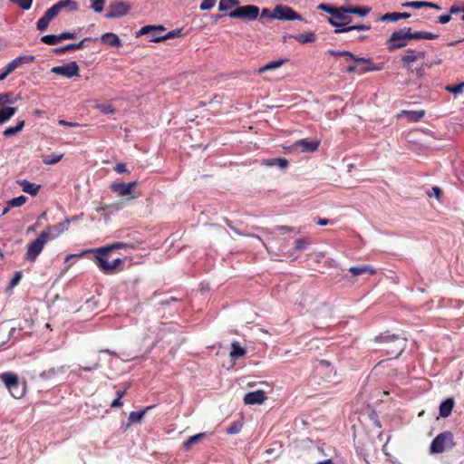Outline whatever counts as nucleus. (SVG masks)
<instances>
[{"label": "nucleus", "instance_id": "7", "mask_svg": "<svg viewBox=\"0 0 464 464\" xmlns=\"http://www.w3.org/2000/svg\"><path fill=\"white\" fill-rule=\"evenodd\" d=\"M454 446L453 434L451 431H444L437 435L431 441L430 453H442L446 449Z\"/></svg>", "mask_w": 464, "mask_h": 464}, {"label": "nucleus", "instance_id": "1", "mask_svg": "<svg viewBox=\"0 0 464 464\" xmlns=\"http://www.w3.org/2000/svg\"><path fill=\"white\" fill-rule=\"evenodd\" d=\"M318 9L325 11L331 15L328 18V22L336 28V34L349 32L352 30L368 31L371 29L370 24L349 25L353 22L352 14L365 16L371 11V8L369 7L352 5L334 7L330 5L321 4L318 5Z\"/></svg>", "mask_w": 464, "mask_h": 464}, {"label": "nucleus", "instance_id": "11", "mask_svg": "<svg viewBox=\"0 0 464 464\" xmlns=\"http://www.w3.org/2000/svg\"><path fill=\"white\" fill-rule=\"evenodd\" d=\"M258 14L259 8L255 5L238 6L228 14L231 18H240L247 21L256 20Z\"/></svg>", "mask_w": 464, "mask_h": 464}, {"label": "nucleus", "instance_id": "22", "mask_svg": "<svg viewBox=\"0 0 464 464\" xmlns=\"http://www.w3.org/2000/svg\"><path fill=\"white\" fill-rule=\"evenodd\" d=\"M288 160L284 158L266 159L262 161V165L266 167L276 166L280 169H285L288 167Z\"/></svg>", "mask_w": 464, "mask_h": 464}, {"label": "nucleus", "instance_id": "43", "mask_svg": "<svg viewBox=\"0 0 464 464\" xmlns=\"http://www.w3.org/2000/svg\"><path fill=\"white\" fill-rule=\"evenodd\" d=\"M240 2H219V11H226L238 5Z\"/></svg>", "mask_w": 464, "mask_h": 464}, {"label": "nucleus", "instance_id": "32", "mask_svg": "<svg viewBox=\"0 0 464 464\" xmlns=\"http://www.w3.org/2000/svg\"><path fill=\"white\" fill-rule=\"evenodd\" d=\"M286 61L287 60H285V59H280V60L269 62L268 63H266V65H264L258 69V73H263L266 71L276 70V69L281 67Z\"/></svg>", "mask_w": 464, "mask_h": 464}, {"label": "nucleus", "instance_id": "14", "mask_svg": "<svg viewBox=\"0 0 464 464\" xmlns=\"http://www.w3.org/2000/svg\"><path fill=\"white\" fill-rule=\"evenodd\" d=\"M53 73L62 75L66 78H72L78 75L79 66L76 62H71L61 66H55L51 69Z\"/></svg>", "mask_w": 464, "mask_h": 464}, {"label": "nucleus", "instance_id": "29", "mask_svg": "<svg viewBox=\"0 0 464 464\" xmlns=\"http://www.w3.org/2000/svg\"><path fill=\"white\" fill-rule=\"evenodd\" d=\"M246 351L241 347L238 342H233L231 344L230 357L237 360L246 354Z\"/></svg>", "mask_w": 464, "mask_h": 464}, {"label": "nucleus", "instance_id": "5", "mask_svg": "<svg viewBox=\"0 0 464 464\" xmlns=\"http://www.w3.org/2000/svg\"><path fill=\"white\" fill-rule=\"evenodd\" d=\"M63 9L73 11L77 9L76 2H57L51 8L47 9L44 16L36 23V27L39 31H44L50 22L54 19Z\"/></svg>", "mask_w": 464, "mask_h": 464}, {"label": "nucleus", "instance_id": "39", "mask_svg": "<svg viewBox=\"0 0 464 464\" xmlns=\"http://www.w3.org/2000/svg\"><path fill=\"white\" fill-rule=\"evenodd\" d=\"M102 43L111 46L116 45V34L113 33H106L101 37Z\"/></svg>", "mask_w": 464, "mask_h": 464}, {"label": "nucleus", "instance_id": "6", "mask_svg": "<svg viewBox=\"0 0 464 464\" xmlns=\"http://www.w3.org/2000/svg\"><path fill=\"white\" fill-rule=\"evenodd\" d=\"M137 185L138 179L130 182L120 181L118 179V196L122 198L121 200H118V209L121 208L123 201L135 199L140 196Z\"/></svg>", "mask_w": 464, "mask_h": 464}, {"label": "nucleus", "instance_id": "54", "mask_svg": "<svg viewBox=\"0 0 464 464\" xmlns=\"http://www.w3.org/2000/svg\"><path fill=\"white\" fill-rule=\"evenodd\" d=\"M216 2H201L200 9L201 10H210L215 6Z\"/></svg>", "mask_w": 464, "mask_h": 464}, {"label": "nucleus", "instance_id": "30", "mask_svg": "<svg viewBox=\"0 0 464 464\" xmlns=\"http://www.w3.org/2000/svg\"><path fill=\"white\" fill-rule=\"evenodd\" d=\"M16 112L15 107H4L0 109V124L9 121Z\"/></svg>", "mask_w": 464, "mask_h": 464}, {"label": "nucleus", "instance_id": "55", "mask_svg": "<svg viewBox=\"0 0 464 464\" xmlns=\"http://www.w3.org/2000/svg\"><path fill=\"white\" fill-rule=\"evenodd\" d=\"M450 19H451L450 14H446L440 15L438 18V22L440 24H447L448 22L450 21Z\"/></svg>", "mask_w": 464, "mask_h": 464}, {"label": "nucleus", "instance_id": "50", "mask_svg": "<svg viewBox=\"0 0 464 464\" xmlns=\"http://www.w3.org/2000/svg\"><path fill=\"white\" fill-rule=\"evenodd\" d=\"M75 37V33L64 32L59 34L60 42L65 39H74Z\"/></svg>", "mask_w": 464, "mask_h": 464}, {"label": "nucleus", "instance_id": "15", "mask_svg": "<svg viewBox=\"0 0 464 464\" xmlns=\"http://www.w3.org/2000/svg\"><path fill=\"white\" fill-rule=\"evenodd\" d=\"M151 407H147V408L138 411H131L128 417L127 422L121 423V429L123 431H126L131 425L140 423L145 413Z\"/></svg>", "mask_w": 464, "mask_h": 464}, {"label": "nucleus", "instance_id": "35", "mask_svg": "<svg viewBox=\"0 0 464 464\" xmlns=\"http://www.w3.org/2000/svg\"><path fill=\"white\" fill-rule=\"evenodd\" d=\"M24 121H20L17 122V124L14 127H8L4 130V136L10 137L17 132L21 131L23 128L24 127Z\"/></svg>", "mask_w": 464, "mask_h": 464}, {"label": "nucleus", "instance_id": "21", "mask_svg": "<svg viewBox=\"0 0 464 464\" xmlns=\"http://www.w3.org/2000/svg\"><path fill=\"white\" fill-rule=\"evenodd\" d=\"M295 146L300 148L302 151L313 152L315 151L319 147L318 140H300L295 142Z\"/></svg>", "mask_w": 464, "mask_h": 464}, {"label": "nucleus", "instance_id": "63", "mask_svg": "<svg viewBox=\"0 0 464 464\" xmlns=\"http://www.w3.org/2000/svg\"><path fill=\"white\" fill-rule=\"evenodd\" d=\"M278 230H280L282 233H285V232H291L292 231V228L289 227H285V226H282V227H277Z\"/></svg>", "mask_w": 464, "mask_h": 464}, {"label": "nucleus", "instance_id": "33", "mask_svg": "<svg viewBox=\"0 0 464 464\" xmlns=\"http://www.w3.org/2000/svg\"><path fill=\"white\" fill-rule=\"evenodd\" d=\"M206 433L201 432L196 435L190 436L187 440L183 442V450H188L192 447L193 444L200 441L203 438H205Z\"/></svg>", "mask_w": 464, "mask_h": 464}, {"label": "nucleus", "instance_id": "36", "mask_svg": "<svg viewBox=\"0 0 464 464\" xmlns=\"http://www.w3.org/2000/svg\"><path fill=\"white\" fill-rule=\"evenodd\" d=\"M63 154H59V155H57V154L45 155L43 158V161L46 165H54V164L58 163L63 159Z\"/></svg>", "mask_w": 464, "mask_h": 464}, {"label": "nucleus", "instance_id": "17", "mask_svg": "<svg viewBox=\"0 0 464 464\" xmlns=\"http://www.w3.org/2000/svg\"><path fill=\"white\" fill-rule=\"evenodd\" d=\"M425 56L426 52L424 50L415 51L412 49H408L406 53L401 57V62L404 64L409 65L419 59H423Z\"/></svg>", "mask_w": 464, "mask_h": 464}, {"label": "nucleus", "instance_id": "64", "mask_svg": "<svg viewBox=\"0 0 464 464\" xmlns=\"http://www.w3.org/2000/svg\"><path fill=\"white\" fill-rule=\"evenodd\" d=\"M124 392H118V408L122 406L121 399L122 398Z\"/></svg>", "mask_w": 464, "mask_h": 464}, {"label": "nucleus", "instance_id": "37", "mask_svg": "<svg viewBox=\"0 0 464 464\" xmlns=\"http://www.w3.org/2000/svg\"><path fill=\"white\" fill-rule=\"evenodd\" d=\"M403 113L411 121H418L424 116V111H404Z\"/></svg>", "mask_w": 464, "mask_h": 464}, {"label": "nucleus", "instance_id": "56", "mask_svg": "<svg viewBox=\"0 0 464 464\" xmlns=\"http://www.w3.org/2000/svg\"><path fill=\"white\" fill-rule=\"evenodd\" d=\"M58 124L61 126H67V127H78L79 126V123H77V122H70V121H66L64 120H59Z\"/></svg>", "mask_w": 464, "mask_h": 464}, {"label": "nucleus", "instance_id": "16", "mask_svg": "<svg viewBox=\"0 0 464 464\" xmlns=\"http://www.w3.org/2000/svg\"><path fill=\"white\" fill-rule=\"evenodd\" d=\"M267 399L266 392L262 390L247 392L244 396V402L246 405L262 404Z\"/></svg>", "mask_w": 464, "mask_h": 464}, {"label": "nucleus", "instance_id": "42", "mask_svg": "<svg viewBox=\"0 0 464 464\" xmlns=\"http://www.w3.org/2000/svg\"><path fill=\"white\" fill-rule=\"evenodd\" d=\"M101 111L104 113H113L114 108L111 103H101L96 106Z\"/></svg>", "mask_w": 464, "mask_h": 464}, {"label": "nucleus", "instance_id": "12", "mask_svg": "<svg viewBox=\"0 0 464 464\" xmlns=\"http://www.w3.org/2000/svg\"><path fill=\"white\" fill-rule=\"evenodd\" d=\"M272 16L274 19L277 20H302V16L299 14L295 12L292 8L282 5H278L275 7Z\"/></svg>", "mask_w": 464, "mask_h": 464}, {"label": "nucleus", "instance_id": "23", "mask_svg": "<svg viewBox=\"0 0 464 464\" xmlns=\"http://www.w3.org/2000/svg\"><path fill=\"white\" fill-rule=\"evenodd\" d=\"M329 53L334 56H344L346 58V60H354L355 62L370 63L369 58L359 57L357 55H354L353 53H352L349 51H339L338 52V51L330 50Z\"/></svg>", "mask_w": 464, "mask_h": 464}, {"label": "nucleus", "instance_id": "60", "mask_svg": "<svg viewBox=\"0 0 464 464\" xmlns=\"http://www.w3.org/2000/svg\"><path fill=\"white\" fill-rule=\"evenodd\" d=\"M330 223V220L327 219V218H318L317 221H316V224L319 225V226H326Z\"/></svg>", "mask_w": 464, "mask_h": 464}, {"label": "nucleus", "instance_id": "34", "mask_svg": "<svg viewBox=\"0 0 464 464\" xmlns=\"http://www.w3.org/2000/svg\"><path fill=\"white\" fill-rule=\"evenodd\" d=\"M403 6H409L415 9H420L423 6H429L435 9H440V7L434 2H405Z\"/></svg>", "mask_w": 464, "mask_h": 464}, {"label": "nucleus", "instance_id": "44", "mask_svg": "<svg viewBox=\"0 0 464 464\" xmlns=\"http://www.w3.org/2000/svg\"><path fill=\"white\" fill-rule=\"evenodd\" d=\"M308 246V242L304 238H299L295 241V249L298 251H302L306 248Z\"/></svg>", "mask_w": 464, "mask_h": 464}, {"label": "nucleus", "instance_id": "18", "mask_svg": "<svg viewBox=\"0 0 464 464\" xmlns=\"http://www.w3.org/2000/svg\"><path fill=\"white\" fill-rule=\"evenodd\" d=\"M351 61L352 63L345 69V72L348 73H353L357 70L360 72H368L375 69L371 61L370 63Z\"/></svg>", "mask_w": 464, "mask_h": 464}, {"label": "nucleus", "instance_id": "25", "mask_svg": "<svg viewBox=\"0 0 464 464\" xmlns=\"http://www.w3.org/2000/svg\"><path fill=\"white\" fill-rule=\"evenodd\" d=\"M349 272L353 276H361V275H363V274L373 275V274L376 273V270L374 268L369 266L361 265V266L350 267L349 268Z\"/></svg>", "mask_w": 464, "mask_h": 464}, {"label": "nucleus", "instance_id": "53", "mask_svg": "<svg viewBox=\"0 0 464 464\" xmlns=\"http://www.w3.org/2000/svg\"><path fill=\"white\" fill-rule=\"evenodd\" d=\"M273 11L271 12L269 9L267 8H264L262 11H261V16H260V19H265V18H269V19H274L273 16Z\"/></svg>", "mask_w": 464, "mask_h": 464}, {"label": "nucleus", "instance_id": "9", "mask_svg": "<svg viewBox=\"0 0 464 464\" xmlns=\"http://www.w3.org/2000/svg\"><path fill=\"white\" fill-rule=\"evenodd\" d=\"M410 28H404L393 32L388 40V49L393 51L405 47L410 41Z\"/></svg>", "mask_w": 464, "mask_h": 464}, {"label": "nucleus", "instance_id": "28", "mask_svg": "<svg viewBox=\"0 0 464 464\" xmlns=\"http://www.w3.org/2000/svg\"><path fill=\"white\" fill-rule=\"evenodd\" d=\"M20 186L24 192L30 194L32 196H35L40 190L41 186L35 183H32L27 180H22L19 182Z\"/></svg>", "mask_w": 464, "mask_h": 464}, {"label": "nucleus", "instance_id": "46", "mask_svg": "<svg viewBox=\"0 0 464 464\" xmlns=\"http://www.w3.org/2000/svg\"><path fill=\"white\" fill-rule=\"evenodd\" d=\"M57 372L54 368H51L48 371H44L40 373L42 379H51L56 375Z\"/></svg>", "mask_w": 464, "mask_h": 464}, {"label": "nucleus", "instance_id": "51", "mask_svg": "<svg viewBox=\"0 0 464 464\" xmlns=\"http://www.w3.org/2000/svg\"><path fill=\"white\" fill-rule=\"evenodd\" d=\"M128 10L129 7H127L121 2H118V16L124 15L128 12Z\"/></svg>", "mask_w": 464, "mask_h": 464}, {"label": "nucleus", "instance_id": "8", "mask_svg": "<svg viewBox=\"0 0 464 464\" xmlns=\"http://www.w3.org/2000/svg\"><path fill=\"white\" fill-rule=\"evenodd\" d=\"M48 241V237L45 234L40 235L27 246L25 253V259L30 262H34L37 256L41 254L44 245Z\"/></svg>", "mask_w": 464, "mask_h": 464}, {"label": "nucleus", "instance_id": "61", "mask_svg": "<svg viewBox=\"0 0 464 464\" xmlns=\"http://www.w3.org/2000/svg\"><path fill=\"white\" fill-rule=\"evenodd\" d=\"M9 96L10 94L8 93L0 94V104L9 102Z\"/></svg>", "mask_w": 464, "mask_h": 464}, {"label": "nucleus", "instance_id": "57", "mask_svg": "<svg viewBox=\"0 0 464 464\" xmlns=\"http://www.w3.org/2000/svg\"><path fill=\"white\" fill-rule=\"evenodd\" d=\"M23 10H29L33 2H17Z\"/></svg>", "mask_w": 464, "mask_h": 464}, {"label": "nucleus", "instance_id": "20", "mask_svg": "<svg viewBox=\"0 0 464 464\" xmlns=\"http://www.w3.org/2000/svg\"><path fill=\"white\" fill-rule=\"evenodd\" d=\"M34 61V56L33 55H22L11 61L6 66L8 67V71L13 72L15 69L19 68L23 64L29 63Z\"/></svg>", "mask_w": 464, "mask_h": 464}, {"label": "nucleus", "instance_id": "49", "mask_svg": "<svg viewBox=\"0 0 464 464\" xmlns=\"http://www.w3.org/2000/svg\"><path fill=\"white\" fill-rule=\"evenodd\" d=\"M117 246H118V250H121V249L127 250L129 248L130 249L135 248L134 244L125 243V242H118Z\"/></svg>", "mask_w": 464, "mask_h": 464}, {"label": "nucleus", "instance_id": "41", "mask_svg": "<svg viewBox=\"0 0 464 464\" xmlns=\"http://www.w3.org/2000/svg\"><path fill=\"white\" fill-rule=\"evenodd\" d=\"M26 197L24 196H19L17 198H14L11 200L8 201V207H21L26 202Z\"/></svg>", "mask_w": 464, "mask_h": 464}, {"label": "nucleus", "instance_id": "13", "mask_svg": "<svg viewBox=\"0 0 464 464\" xmlns=\"http://www.w3.org/2000/svg\"><path fill=\"white\" fill-rule=\"evenodd\" d=\"M73 220H76V217L72 218H66L63 222L58 223L53 226H48L42 234H45L48 237V240L54 239L62 235L63 232L68 230V227L70 223Z\"/></svg>", "mask_w": 464, "mask_h": 464}, {"label": "nucleus", "instance_id": "31", "mask_svg": "<svg viewBox=\"0 0 464 464\" xmlns=\"http://www.w3.org/2000/svg\"><path fill=\"white\" fill-rule=\"evenodd\" d=\"M290 37H293L297 42H299L300 44H303L314 43L316 40L315 34L313 32L296 34V35H290Z\"/></svg>", "mask_w": 464, "mask_h": 464}, {"label": "nucleus", "instance_id": "26", "mask_svg": "<svg viewBox=\"0 0 464 464\" xmlns=\"http://www.w3.org/2000/svg\"><path fill=\"white\" fill-rule=\"evenodd\" d=\"M454 407V401L452 398H448L444 401H442L440 405V415L442 418H447L451 414L452 409Z\"/></svg>", "mask_w": 464, "mask_h": 464}, {"label": "nucleus", "instance_id": "62", "mask_svg": "<svg viewBox=\"0 0 464 464\" xmlns=\"http://www.w3.org/2000/svg\"><path fill=\"white\" fill-rule=\"evenodd\" d=\"M10 73L11 72L8 71V67L5 66V71L0 73V81H4Z\"/></svg>", "mask_w": 464, "mask_h": 464}, {"label": "nucleus", "instance_id": "3", "mask_svg": "<svg viewBox=\"0 0 464 464\" xmlns=\"http://www.w3.org/2000/svg\"><path fill=\"white\" fill-rule=\"evenodd\" d=\"M382 344V350L391 357H398L405 348L406 338L385 333L376 338Z\"/></svg>", "mask_w": 464, "mask_h": 464}, {"label": "nucleus", "instance_id": "19", "mask_svg": "<svg viewBox=\"0 0 464 464\" xmlns=\"http://www.w3.org/2000/svg\"><path fill=\"white\" fill-rule=\"evenodd\" d=\"M93 41L92 37H85L82 41H80L78 44H70L63 47H58L53 50L54 53L56 54H63L66 52L70 51H75L79 49H82L85 46V43Z\"/></svg>", "mask_w": 464, "mask_h": 464}, {"label": "nucleus", "instance_id": "58", "mask_svg": "<svg viewBox=\"0 0 464 464\" xmlns=\"http://www.w3.org/2000/svg\"><path fill=\"white\" fill-rule=\"evenodd\" d=\"M128 169H126L125 164L118 163V174L127 173Z\"/></svg>", "mask_w": 464, "mask_h": 464}, {"label": "nucleus", "instance_id": "27", "mask_svg": "<svg viewBox=\"0 0 464 464\" xmlns=\"http://www.w3.org/2000/svg\"><path fill=\"white\" fill-rule=\"evenodd\" d=\"M410 35H411V36H409L410 40H420V39L432 40V39H436L439 37L438 34L430 33V32L420 31V32L412 33L411 28H410Z\"/></svg>", "mask_w": 464, "mask_h": 464}, {"label": "nucleus", "instance_id": "48", "mask_svg": "<svg viewBox=\"0 0 464 464\" xmlns=\"http://www.w3.org/2000/svg\"><path fill=\"white\" fill-rule=\"evenodd\" d=\"M22 278V272L18 271L14 274V277L10 281V286L14 287L15 286Z\"/></svg>", "mask_w": 464, "mask_h": 464}, {"label": "nucleus", "instance_id": "38", "mask_svg": "<svg viewBox=\"0 0 464 464\" xmlns=\"http://www.w3.org/2000/svg\"><path fill=\"white\" fill-rule=\"evenodd\" d=\"M41 41L49 45H55L60 43L59 34H46L42 36Z\"/></svg>", "mask_w": 464, "mask_h": 464}, {"label": "nucleus", "instance_id": "45", "mask_svg": "<svg viewBox=\"0 0 464 464\" xmlns=\"http://www.w3.org/2000/svg\"><path fill=\"white\" fill-rule=\"evenodd\" d=\"M181 35V29L172 30L165 34H163L164 41L168 39H172L176 37H179Z\"/></svg>", "mask_w": 464, "mask_h": 464}, {"label": "nucleus", "instance_id": "59", "mask_svg": "<svg viewBox=\"0 0 464 464\" xmlns=\"http://www.w3.org/2000/svg\"><path fill=\"white\" fill-rule=\"evenodd\" d=\"M458 13H462V8L461 7H459L457 5H452L450 8V14H458Z\"/></svg>", "mask_w": 464, "mask_h": 464}, {"label": "nucleus", "instance_id": "2", "mask_svg": "<svg viewBox=\"0 0 464 464\" xmlns=\"http://www.w3.org/2000/svg\"><path fill=\"white\" fill-rule=\"evenodd\" d=\"M116 250V243L105 246L86 249L77 255H68L65 261L72 257H83L92 255L93 259L99 269L105 275H113L116 273V258H112V252Z\"/></svg>", "mask_w": 464, "mask_h": 464}, {"label": "nucleus", "instance_id": "10", "mask_svg": "<svg viewBox=\"0 0 464 464\" xmlns=\"http://www.w3.org/2000/svg\"><path fill=\"white\" fill-rule=\"evenodd\" d=\"M165 30L166 28L163 25H145L136 33V37L149 35L150 42L160 43L164 41L162 33Z\"/></svg>", "mask_w": 464, "mask_h": 464}, {"label": "nucleus", "instance_id": "4", "mask_svg": "<svg viewBox=\"0 0 464 464\" xmlns=\"http://www.w3.org/2000/svg\"><path fill=\"white\" fill-rule=\"evenodd\" d=\"M0 381L14 399H21L25 395L26 383L21 382L18 375L13 372L0 373Z\"/></svg>", "mask_w": 464, "mask_h": 464}, {"label": "nucleus", "instance_id": "40", "mask_svg": "<svg viewBox=\"0 0 464 464\" xmlns=\"http://www.w3.org/2000/svg\"><path fill=\"white\" fill-rule=\"evenodd\" d=\"M463 88H464V82H460L459 84H456V85H448L446 86V91H448L449 92L454 94V95H458L459 93H461L463 92Z\"/></svg>", "mask_w": 464, "mask_h": 464}, {"label": "nucleus", "instance_id": "52", "mask_svg": "<svg viewBox=\"0 0 464 464\" xmlns=\"http://www.w3.org/2000/svg\"><path fill=\"white\" fill-rule=\"evenodd\" d=\"M92 8L95 12L99 13V12H102V9H103V4H104L105 2H92Z\"/></svg>", "mask_w": 464, "mask_h": 464}, {"label": "nucleus", "instance_id": "47", "mask_svg": "<svg viewBox=\"0 0 464 464\" xmlns=\"http://www.w3.org/2000/svg\"><path fill=\"white\" fill-rule=\"evenodd\" d=\"M240 430H241L240 425H238L237 423H233L227 429V434H237L240 431Z\"/></svg>", "mask_w": 464, "mask_h": 464}, {"label": "nucleus", "instance_id": "24", "mask_svg": "<svg viewBox=\"0 0 464 464\" xmlns=\"http://www.w3.org/2000/svg\"><path fill=\"white\" fill-rule=\"evenodd\" d=\"M411 14L410 13H407V12H403V13H397V12H393V13H386L384 14L383 15H382L380 17V20L382 21V22H397L398 20L400 19H402V18H409Z\"/></svg>", "mask_w": 464, "mask_h": 464}]
</instances>
